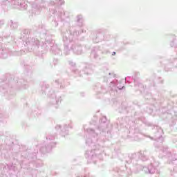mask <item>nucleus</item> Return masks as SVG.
Segmentation results:
<instances>
[{
  "mask_svg": "<svg viewBox=\"0 0 177 177\" xmlns=\"http://www.w3.org/2000/svg\"><path fill=\"white\" fill-rule=\"evenodd\" d=\"M112 55H115V52H113Z\"/></svg>",
  "mask_w": 177,
  "mask_h": 177,
  "instance_id": "obj_1",
  "label": "nucleus"
}]
</instances>
